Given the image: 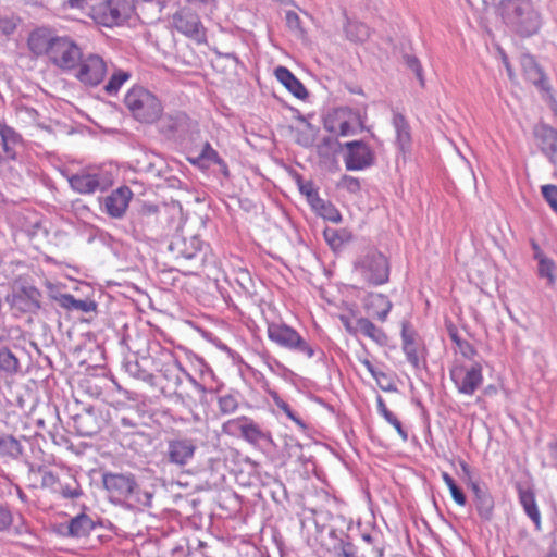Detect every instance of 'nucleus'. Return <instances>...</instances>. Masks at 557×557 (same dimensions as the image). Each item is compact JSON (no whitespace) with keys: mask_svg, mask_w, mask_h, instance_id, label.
I'll use <instances>...</instances> for the list:
<instances>
[{"mask_svg":"<svg viewBox=\"0 0 557 557\" xmlns=\"http://www.w3.org/2000/svg\"><path fill=\"white\" fill-rule=\"evenodd\" d=\"M133 195L128 186H120L101 200V209L109 216L121 219L124 216Z\"/></svg>","mask_w":557,"mask_h":557,"instance_id":"dca6fc26","label":"nucleus"},{"mask_svg":"<svg viewBox=\"0 0 557 557\" xmlns=\"http://www.w3.org/2000/svg\"><path fill=\"white\" fill-rule=\"evenodd\" d=\"M58 482L57 476L51 471H46L42 474V485L44 486H52Z\"/></svg>","mask_w":557,"mask_h":557,"instance_id":"0e129e2a","label":"nucleus"},{"mask_svg":"<svg viewBox=\"0 0 557 557\" xmlns=\"http://www.w3.org/2000/svg\"><path fill=\"white\" fill-rule=\"evenodd\" d=\"M193 163L200 164L207 162L208 164H218V165H224L225 163L222 160V158L219 156L218 151L209 144L206 143L198 157L193 159Z\"/></svg>","mask_w":557,"mask_h":557,"instance_id":"a19ab883","label":"nucleus"},{"mask_svg":"<svg viewBox=\"0 0 557 557\" xmlns=\"http://www.w3.org/2000/svg\"><path fill=\"white\" fill-rule=\"evenodd\" d=\"M537 261V275L547 281V286L556 284V263L548 257H541Z\"/></svg>","mask_w":557,"mask_h":557,"instance_id":"c9c22d12","label":"nucleus"},{"mask_svg":"<svg viewBox=\"0 0 557 557\" xmlns=\"http://www.w3.org/2000/svg\"><path fill=\"white\" fill-rule=\"evenodd\" d=\"M124 103L134 119L141 123H153L162 114L161 100L143 86L132 87L124 97Z\"/></svg>","mask_w":557,"mask_h":557,"instance_id":"39448f33","label":"nucleus"},{"mask_svg":"<svg viewBox=\"0 0 557 557\" xmlns=\"http://www.w3.org/2000/svg\"><path fill=\"white\" fill-rule=\"evenodd\" d=\"M401 349L407 361L416 369L421 370L425 366V360L420 356L419 336L416 330L408 323L401 325Z\"/></svg>","mask_w":557,"mask_h":557,"instance_id":"f3484780","label":"nucleus"},{"mask_svg":"<svg viewBox=\"0 0 557 557\" xmlns=\"http://www.w3.org/2000/svg\"><path fill=\"white\" fill-rule=\"evenodd\" d=\"M285 414L287 416L288 419L295 422L299 426V429L306 430V423L292 410V408H288L285 411Z\"/></svg>","mask_w":557,"mask_h":557,"instance_id":"e2e57ef3","label":"nucleus"},{"mask_svg":"<svg viewBox=\"0 0 557 557\" xmlns=\"http://www.w3.org/2000/svg\"><path fill=\"white\" fill-rule=\"evenodd\" d=\"M548 450L552 459L556 462L557 468V440L548 443Z\"/></svg>","mask_w":557,"mask_h":557,"instance_id":"774afa93","label":"nucleus"},{"mask_svg":"<svg viewBox=\"0 0 557 557\" xmlns=\"http://www.w3.org/2000/svg\"><path fill=\"white\" fill-rule=\"evenodd\" d=\"M449 492H450L451 497H453V499L455 500L456 504H458L459 506H465L466 505V503H467L466 495L463 494V492L458 486L454 487Z\"/></svg>","mask_w":557,"mask_h":557,"instance_id":"052dcab7","label":"nucleus"},{"mask_svg":"<svg viewBox=\"0 0 557 557\" xmlns=\"http://www.w3.org/2000/svg\"><path fill=\"white\" fill-rule=\"evenodd\" d=\"M268 338L278 347L301 354L308 359L315 356L317 349L298 331L284 322H267Z\"/></svg>","mask_w":557,"mask_h":557,"instance_id":"423d86ee","label":"nucleus"},{"mask_svg":"<svg viewBox=\"0 0 557 557\" xmlns=\"http://www.w3.org/2000/svg\"><path fill=\"white\" fill-rule=\"evenodd\" d=\"M131 78V73L121 69H114L108 83L104 85V90L108 95H116L121 87Z\"/></svg>","mask_w":557,"mask_h":557,"instance_id":"f704fd0d","label":"nucleus"},{"mask_svg":"<svg viewBox=\"0 0 557 557\" xmlns=\"http://www.w3.org/2000/svg\"><path fill=\"white\" fill-rule=\"evenodd\" d=\"M371 376L376 381L377 385L380 386V388L382 391H384V392L396 391L395 385L393 384L389 376L385 372L376 370L375 375H371Z\"/></svg>","mask_w":557,"mask_h":557,"instance_id":"603ef678","label":"nucleus"},{"mask_svg":"<svg viewBox=\"0 0 557 557\" xmlns=\"http://www.w3.org/2000/svg\"><path fill=\"white\" fill-rule=\"evenodd\" d=\"M59 492L64 498L74 499L81 496L82 491L79 490L78 483H59Z\"/></svg>","mask_w":557,"mask_h":557,"instance_id":"de8ad7c7","label":"nucleus"},{"mask_svg":"<svg viewBox=\"0 0 557 557\" xmlns=\"http://www.w3.org/2000/svg\"><path fill=\"white\" fill-rule=\"evenodd\" d=\"M94 529V521L85 513L77 515L69 522V535L73 537L87 536Z\"/></svg>","mask_w":557,"mask_h":557,"instance_id":"7c9ffc66","label":"nucleus"},{"mask_svg":"<svg viewBox=\"0 0 557 557\" xmlns=\"http://www.w3.org/2000/svg\"><path fill=\"white\" fill-rule=\"evenodd\" d=\"M473 493V504L480 518L484 521H490L494 511V498L486 487L480 486L478 482H470L469 484Z\"/></svg>","mask_w":557,"mask_h":557,"instance_id":"5701e85b","label":"nucleus"},{"mask_svg":"<svg viewBox=\"0 0 557 557\" xmlns=\"http://www.w3.org/2000/svg\"><path fill=\"white\" fill-rule=\"evenodd\" d=\"M159 131L166 138L176 139L183 137L189 128V117L184 112H173L161 115L159 119Z\"/></svg>","mask_w":557,"mask_h":557,"instance_id":"a211bd4d","label":"nucleus"},{"mask_svg":"<svg viewBox=\"0 0 557 557\" xmlns=\"http://www.w3.org/2000/svg\"><path fill=\"white\" fill-rule=\"evenodd\" d=\"M276 79L296 98L305 99L308 96L304 84L285 66H278L274 71Z\"/></svg>","mask_w":557,"mask_h":557,"instance_id":"393cba45","label":"nucleus"},{"mask_svg":"<svg viewBox=\"0 0 557 557\" xmlns=\"http://www.w3.org/2000/svg\"><path fill=\"white\" fill-rule=\"evenodd\" d=\"M69 183L79 194H94L97 190H104L111 182L103 172L92 169L72 175Z\"/></svg>","mask_w":557,"mask_h":557,"instance_id":"ddd939ff","label":"nucleus"},{"mask_svg":"<svg viewBox=\"0 0 557 557\" xmlns=\"http://www.w3.org/2000/svg\"><path fill=\"white\" fill-rule=\"evenodd\" d=\"M359 361L366 367L371 375H375V371L377 370L372 362L367 358H359Z\"/></svg>","mask_w":557,"mask_h":557,"instance_id":"338daca9","label":"nucleus"},{"mask_svg":"<svg viewBox=\"0 0 557 557\" xmlns=\"http://www.w3.org/2000/svg\"><path fill=\"white\" fill-rule=\"evenodd\" d=\"M404 59L406 65L416 74L417 78L420 81V84L423 85V70L418 58L414 55L406 54Z\"/></svg>","mask_w":557,"mask_h":557,"instance_id":"3c124183","label":"nucleus"},{"mask_svg":"<svg viewBox=\"0 0 557 557\" xmlns=\"http://www.w3.org/2000/svg\"><path fill=\"white\" fill-rule=\"evenodd\" d=\"M355 332L372 339L380 346H385L388 342V337L383 329L376 326L370 319L364 317L356 319Z\"/></svg>","mask_w":557,"mask_h":557,"instance_id":"a878e982","label":"nucleus"},{"mask_svg":"<svg viewBox=\"0 0 557 557\" xmlns=\"http://www.w3.org/2000/svg\"><path fill=\"white\" fill-rule=\"evenodd\" d=\"M363 307L369 315L384 323L393 308V302L382 293H369L363 298Z\"/></svg>","mask_w":557,"mask_h":557,"instance_id":"412c9836","label":"nucleus"},{"mask_svg":"<svg viewBox=\"0 0 557 557\" xmlns=\"http://www.w3.org/2000/svg\"><path fill=\"white\" fill-rule=\"evenodd\" d=\"M346 36L349 40L361 42L369 38L370 29L369 27L360 22H350L348 21L345 26Z\"/></svg>","mask_w":557,"mask_h":557,"instance_id":"58836bf2","label":"nucleus"},{"mask_svg":"<svg viewBox=\"0 0 557 557\" xmlns=\"http://www.w3.org/2000/svg\"><path fill=\"white\" fill-rule=\"evenodd\" d=\"M63 8L64 10H77L82 14L91 16L95 7L89 5V0H66Z\"/></svg>","mask_w":557,"mask_h":557,"instance_id":"49530a36","label":"nucleus"},{"mask_svg":"<svg viewBox=\"0 0 557 557\" xmlns=\"http://www.w3.org/2000/svg\"><path fill=\"white\" fill-rule=\"evenodd\" d=\"M392 123L396 132V145L403 153H406L411 146L410 126L405 116L398 112H394Z\"/></svg>","mask_w":557,"mask_h":557,"instance_id":"bb28decb","label":"nucleus"},{"mask_svg":"<svg viewBox=\"0 0 557 557\" xmlns=\"http://www.w3.org/2000/svg\"><path fill=\"white\" fill-rule=\"evenodd\" d=\"M223 431L228 434L238 433L246 442L253 446L273 445L271 433L263 431L255 421L245 416L226 421L223 424Z\"/></svg>","mask_w":557,"mask_h":557,"instance_id":"1a4fd4ad","label":"nucleus"},{"mask_svg":"<svg viewBox=\"0 0 557 557\" xmlns=\"http://www.w3.org/2000/svg\"><path fill=\"white\" fill-rule=\"evenodd\" d=\"M376 407H377V412L385 419L387 418L389 414H392L393 412L388 410V408L386 407L385 405V401L383 399V397L381 395H377L376 397Z\"/></svg>","mask_w":557,"mask_h":557,"instance_id":"680f3d73","label":"nucleus"},{"mask_svg":"<svg viewBox=\"0 0 557 557\" xmlns=\"http://www.w3.org/2000/svg\"><path fill=\"white\" fill-rule=\"evenodd\" d=\"M218 407L221 413L232 414L238 408V398L234 394H224L218 397Z\"/></svg>","mask_w":557,"mask_h":557,"instance_id":"37998d69","label":"nucleus"},{"mask_svg":"<svg viewBox=\"0 0 557 557\" xmlns=\"http://www.w3.org/2000/svg\"><path fill=\"white\" fill-rule=\"evenodd\" d=\"M168 248L176 260H191L200 252L201 240L198 236L186 238L175 235Z\"/></svg>","mask_w":557,"mask_h":557,"instance_id":"aec40b11","label":"nucleus"},{"mask_svg":"<svg viewBox=\"0 0 557 557\" xmlns=\"http://www.w3.org/2000/svg\"><path fill=\"white\" fill-rule=\"evenodd\" d=\"M113 64L98 53L82 54V59L74 69V77L87 87H97L103 83L111 72Z\"/></svg>","mask_w":557,"mask_h":557,"instance_id":"6e6552de","label":"nucleus"},{"mask_svg":"<svg viewBox=\"0 0 557 557\" xmlns=\"http://www.w3.org/2000/svg\"><path fill=\"white\" fill-rule=\"evenodd\" d=\"M0 137L3 150L11 158H14V153L11 154V146H14L21 141V135L13 127L0 121Z\"/></svg>","mask_w":557,"mask_h":557,"instance_id":"4c0bfd02","label":"nucleus"},{"mask_svg":"<svg viewBox=\"0 0 557 557\" xmlns=\"http://www.w3.org/2000/svg\"><path fill=\"white\" fill-rule=\"evenodd\" d=\"M58 37L59 35L48 27L36 28L29 34L28 49L37 57L46 55L48 58Z\"/></svg>","mask_w":557,"mask_h":557,"instance_id":"6ab92c4d","label":"nucleus"},{"mask_svg":"<svg viewBox=\"0 0 557 557\" xmlns=\"http://www.w3.org/2000/svg\"><path fill=\"white\" fill-rule=\"evenodd\" d=\"M190 363L195 372L199 375V380H197L198 383L205 384L207 393L211 392L213 387L209 386V384L210 382L214 381L215 377L211 367L203 360V358L198 356H194L190 359Z\"/></svg>","mask_w":557,"mask_h":557,"instance_id":"c756f323","label":"nucleus"},{"mask_svg":"<svg viewBox=\"0 0 557 557\" xmlns=\"http://www.w3.org/2000/svg\"><path fill=\"white\" fill-rule=\"evenodd\" d=\"M18 18L14 15L0 14V37L8 39L14 34Z\"/></svg>","mask_w":557,"mask_h":557,"instance_id":"c03bdc74","label":"nucleus"},{"mask_svg":"<svg viewBox=\"0 0 557 557\" xmlns=\"http://www.w3.org/2000/svg\"><path fill=\"white\" fill-rule=\"evenodd\" d=\"M500 15L506 26L522 37L534 35L542 24L541 14L530 0H503Z\"/></svg>","mask_w":557,"mask_h":557,"instance_id":"7ed1b4c3","label":"nucleus"},{"mask_svg":"<svg viewBox=\"0 0 557 557\" xmlns=\"http://www.w3.org/2000/svg\"><path fill=\"white\" fill-rule=\"evenodd\" d=\"M352 271L364 283L381 286L388 282L391 265L387 257L371 247L361 251L352 263Z\"/></svg>","mask_w":557,"mask_h":557,"instance_id":"20e7f679","label":"nucleus"},{"mask_svg":"<svg viewBox=\"0 0 557 557\" xmlns=\"http://www.w3.org/2000/svg\"><path fill=\"white\" fill-rule=\"evenodd\" d=\"M385 421L395 428L398 435L401 437L404 442L408 440L407 431L403 428L401 422L397 419V417L394 413L385 418Z\"/></svg>","mask_w":557,"mask_h":557,"instance_id":"6e6d98bb","label":"nucleus"},{"mask_svg":"<svg viewBox=\"0 0 557 557\" xmlns=\"http://www.w3.org/2000/svg\"><path fill=\"white\" fill-rule=\"evenodd\" d=\"M345 147L344 163L348 171H361L372 165L374 154L366 143L361 140L348 141Z\"/></svg>","mask_w":557,"mask_h":557,"instance_id":"4468645a","label":"nucleus"},{"mask_svg":"<svg viewBox=\"0 0 557 557\" xmlns=\"http://www.w3.org/2000/svg\"><path fill=\"white\" fill-rule=\"evenodd\" d=\"M342 186L349 193L356 194L360 190V182L358 178L349 175H344L342 178Z\"/></svg>","mask_w":557,"mask_h":557,"instance_id":"5fc2aeb1","label":"nucleus"},{"mask_svg":"<svg viewBox=\"0 0 557 557\" xmlns=\"http://www.w3.org/2000/svg\"><path fill=\"white\" fill-rule=\"evenodd\" d=\"M542 196L550 209L557 214V186L553 184L541 187Z\"/></svg>","mask_w":557,"mask_h":557,"instance_id":"a18cd8bd","label":"nucleus"},{"mask_svg":"<svg viewBox=\"0 0 557 557\" xmlns=\"http://www.w3.org/2000/svg\"><path fill=\"white\" fill-rule=\"evenodd\" d=\"M195 441L188 437L171 438L166 442L165 460L177 467L188 465L196 451Z\"/></svg>","mask_w":557,"mask_h":557,"instance_id":"2eb2a0df","label":"nucleus"},{"mask_svg":"<svg viewBox=\"0 0 557 557\" xmlns=\"http://www.w3.org/2000/svg\"><path fill=\"white\" fill-rule=\"evenodd\" d=\"M311 207L320 216L327 221L333 223H339L342 221V214L336 207L322 198H315V202Z\"/></svg>","mask_w":557,"mask_h":557,"instance_id":"72a5a7b5","label":"nucleus"},{"mask_svg":"<svg viewBox=\"0 0 557 557\" xmlns=\"http://www.w3.org/2000/svg\"><path fill=\"white\" fill-rule=\"evenodd\" d=\"M335 548L339 550V557H358L354 544L344 539H337Z\"/></svg>","mask_w":557,"mask_h":557,"instance_id":"8fccbe9b","label":"nucleus"},{"mask_svg":"<svg viewBox=\"0 0 557 557\" xmlns=\"http://www.w3.org/2000/svg\"><path fill=\"white\" fill-rule=\"evenodd\" d=\"M324 126L329 132L341 136H349L354 133V126L349 121L344 119L343 111H338L335 113L334 117L327 119Z\"/></svg>","mask_w":557,"mask_h":557,"instance_id":"473e14b6","label":"nucleus"},{"mask_svg":"<svg viewBox=\"0 0 557 557\" xmlns=\"http://www.w3.org/2000/svg\"><path fill=\"white\" fill-rule=\"evenodd\" d=\"M301 194L306 195L310 206H312L315 202V198H321L319 196L318 190L313 187V184L311 182H308L306 184H302L300 186Z\"/></svg>","mask_w":557,"mask_h":557,"instance_id":"864d4df0","label":"nucleus"},{"mask_svg":"<svg viewBox=\"0 0 557 557\" xmlns=\"http://www.w3.org/2000/svg\"><path fill=\"white\" fill-rule=\"evenodd\" d=\"M541 151L549 159L550 163L557 165V129L541 125L534 131Z\"/></svg>","mask_w":557,"mask_h":557,"instance_id":"4be33fe9","label":"nucleus"},{"mask_svg":"<svg viewBox=\"0 0 557 557\" xmlns=\"http://www.w3.org/2000/svg\"><path fill=\"white\" fill-rule=\"evenodd\" d=\"M18 359L9 348L0 349V371L13 375L18 371Z\"/></svg>","mask_w":557,"mask_h":557,"instance_id":"ea45409f","label":"nucleus"},{"mask_svg":"<svg viewBox=\"0 0 557 557\" xmlns=\"http://www.w3.org/2000/svg\"><path fill=\"white\" fill-rule=\"evenodd\" d=\"M137 0H106L92 9V20L106 27L122 26L136 15Z\"/></svg>","mask_w":557,"mask_h":557,"instance_id":"0eeeda50","label":"nucleus"},{"mask_svg":"<svg viewBox=\"0 0 557 557\" xmlns=\"http://www.w3.org/2000/svg\"><path fill=\"white\" fill-rule=\"evenodd\" d=\"M173 26L177 32L198 44L207 40L206 28L197 13L188 8H182L172 16Z\"/></svg>","mask_w":557,"mask_h":557,"instance_id":"f8f14e48","label":"nucleus"},{"mask_svg":"<svg viewBox=\"0 0 557 557\" xmlns=\"http://www.w3.org/2000/svg\"><path fill=\"white\" fill-rule=\"evenodd\" d=\"M125 371L133 377L141 380L144 382L149 383L150 385L153 384L154 376L149 371L145 370L139 362L136 361H128L124 364Z\"/></svg>","mask_w":557,"mask_h":557,"instance_id":"79ce46f5","label":"nucleus"},{"mask_svg":"<svg viewBox=\"0 0 557 557\" xmlns=\"http://www.w3.org/2000/svg\"><path fill=\"white\" fill-rule=\"evenodd\" d=\"M518 498L524 513L534 523L535 530L540 531L542 529V520L534 492L531 488H524L519 485Z\"/></svg>","mask_w":557,"mask_h":557,"instance_id":"b1692460","label":"nucleus"},{"mask_svg":"<svg viewBox=\"0 0 557 557\" xmlns=\"http://www.w3.org/2000/svg\"><path fill=\"white\" fill-rule=\"evenodd\" d=\"M39 290L35 286H22L17 293L8 297V300L12 306H20L23 310H28L32 306L39 307Z\"/></svg>","mask_w":557,"mask_h":557,"instance_id":"cd10ccee","label":"nucleus"},{"mask_svg":"<svg viewBox=\"0 0 557 557\" xmlns=\"http://www.w3.org/2000/svg\"><path fill=\"white\" fill-rule=\"evenodd\" d=\"M60 305L69 310H76L81 312H90L95 310L96 304L94 301L76 299L71 294H64L60 298Z\"/></svg>","mask_w":557,"mask_h":557,"instance_id":"e433bc0d","label":"nucleus"},{"mask_svg":"<svg viewBox=\"0 0 557 557\" xmlns=\"http://www.w3.org/2000/svg\"><path fill=\"white\" fill-rule=\"evenodd\" d=\"M450 379L460 394L472 396L483 383V367L474 362L467 367L456 364L450 369Z\"/></svg>","mask_w":557,"mask_h":557,"instance_id":"9b49d317","label":"nucleus"},{"mask_svg":"<svg viewBox=\"0 0 557 557\" xmlns=\"http://www.w3.org/2000/svg\"><path fill=\"white\" fill-rule=\"evenodd\" d=\"M286 25L292 30H300L301 22L299 15L294 11H287L285 15Z\"/></svg>","mask_w":557,"mask_h":557,"instance_id":"4d7b16f0","label":"nucleus"},{"mask_svg":"<svg viewBox=\"0 0 557 557\" xmlns=\"http://www.w3.org/2000/svg\"><path fill=\"white\" fill-rule=\"evenodd\" d=\"M524 74L527 78L540 87L541 89H547L548 83L543 72L531 57L523 58L522 61Z\"/></svg>","mask_w":557,"mask_h":557,"instance_id":"2f4dec72","label":"nucleus"},{"mask_svg":"<svg viewBox=\"0 0 557 557\" xmlns=\"http://www.w3.org/2000/svg\"><path fill=\"white\" fill-rule=\"evenodd\" d=\"M268 395L272 398L273 403L276 405V407L282 410L284 413L285 411L290 408L289 405L283 400L280 395L277 394V392L273 391V389H268Z\"/></svg>","mask_w":557,"mask_h":557,"instance_id":"13d9d810","label":"nucleus"},{"mask_svg":"<svg viewBox=\"0 0 557 557\" xmlns=\"http://www.w3.org/2000/svg\"><path fill=\"white\" fill-rule=\"evenodd\" d=\"M83 51L78 44L70 36H59L52 46L49 61L58 69L73 73L77 62L82 59Z\"/></svg>","mask_w":557,"mask_h":557,"instance_id":"9d476101","label":"nucleus"},{"mask_svg":"<svg viewBox=\"0 0 557 557\" xmlns=\"http://www.w3.org/2000/svg\"><path fill=\"white\" fill-rule=\"evenodd\" d=\"M152 364L154 370L165 381V384L162 386L163 395L174 399L175 403L184 405L190 399L183 388L184 379L190 383L196 392L201 395L207 394L205 384L198 383L197 379L183 368L172 350L158 346V349L152 355Z\"/></svg>","mask_w":557,"mask_h":557,"instance_id":"f257e3e1","label":"nucleus"},{"mask_svg":"<svg viewBox=\"0 0 557 557\" xmlns=\"http://www.w3.org/2000/svg\"><path fill=\"white\" fill-rule=\"evenodd\" d=\"M442 479L449 491L457 486L455 480L447 472L442 473Z\"/></svg>","mask_w":557,"mask_h":557,"instance_id":"69168bd1","label":"nucleus"},{"mask_svg":"<svg viewBox=\"0 0 557 557\" xmlns=\"http://www.w3.org/2000/svg\"><path fill=\"white\" fill-rule=\"evenodd\" d=\"M102 483L112 504L126 508L151 507L152 493L143 490L133 474L104 473Z\"/></svg>","mask_w":557,"mask_h":557,"instance_id":"f03ea898","label":"nucleus"},{"mask_svg":"<svg viewBox=\"0 0 557 557\" xmlns=\"http://www.w3.org/2000/svg\"><path fill=\"white\" fill-rule=\"evenodd\" d=\"M23 455V446L17 438L12 435H0V457L12 460L18 459Z\"/></svg>","mask_w":557,"mask_h":557,"instance_id":"c85d7f7f","label":"nucleus"},{"mask_svg":"<svg viewBox=\"0 0 557 557\" xmlns=\"http://www.w3.org/2000/svg\"><path fill=\"white\" fill-rule=\"evenodd\" d=\"M13 523V513L10 507L0 503V533L9 531Z\"/></svg>","mask_w":557,"mask_h":557,"instance_id":"09e8293b","label":"nucleus"},{"mask_svg":"<svg viewBox=\"0 0 557 557\" xmlns=\"http://www.w3.org/2000/svg\"><path fill=\"white\" fill-rule=\"evenodd\" d=\"M265 364L269 370L275 374L286 370L285 366L274 358H268Z\"/></svg>","mask_w":557,"mask_h":557,"instance_id":"bf43d9fd","label":"nucleus"}]
</instances>
